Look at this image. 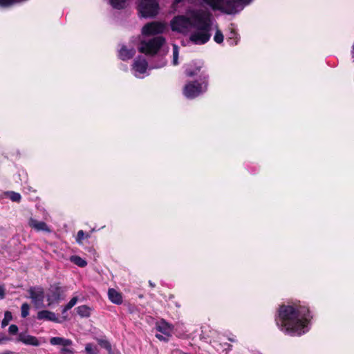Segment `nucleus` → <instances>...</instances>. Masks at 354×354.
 Returning a JSON list of instances; mask_svg holds the SVG:
<instances>
[{"label":"nucleus","mask_w":354,"mask_h":354,"mask_svg":"<svg viewBox=\"0 0 354 354\" xmlns=\"http://www.w3.org/2000/svg\"><path fill=\"white\" fill-rule=\"evenodd\" d=\"M311 319L308 308L299 305H283L279 309L277 324L290 335H301L309 330Z\"/></svg>","instance_id":"obj_1"},{"label":"nucleus","mask_w":354,"mask_h":354,"mask_svg":"<svg viewBox=\"0 0 354 354\" xmlns=\"http://www.w3.org/2000/svg\"><path fill=\"white\" fill-rule=\"evenodd\" d=\"M197 19L192 27V32L189 39L195 44L201 45L207 42L211 37L209 33L211 26V15L209 12L204 10L201 15H194Z\"/></svg>","instance_id":"obj_2"},{"label":"nucleus","mask_w":354,"mask_h":354,"mask_svg":"<svg viewBox=\"0 0 354 354\" xmlns=\"http://www.w3.org/2000/svg\"><path fill=\"white\" fill-rule=\"evenodd\" d=\"M203 10L189 9L185 15H178L175 17L170 22V26L173 31L187 34L192 30L194 24L196 21L195 15H201Z\"/></svg>","instance_id":"obj_3"},{"label":"nucleus","mask_w":354,"mask_h":354,"mask_svg":"<svg viewBox=\"0 0 354 354\" xmlns=\"http://www.w3.org/2000/svg\"><path fill=\"white\" fill-rule=\"evenodd\" d=\"M212 10H219L228 15L235 14L241 10L252 0H202Z\"/></svg>","instance_id":"obj_4"},{"label":"nucleus","mask_w":354,"mask_h":354,"mask_svg":"<svg viewBox=\"0 0 354 354\" xmlns=\"http://www.w3.org/2000/svg\"><path fill=\"white\" fill-rule=\"evenodd\" d=\"M165 42V39L161 36L156 37L149 40H143L140 42L139 50L147 55H153L158 52Z\"/></svg>","instance_id":"obj_5"},{"label":"nucleus","mask_w":354,"mask_h":354,"mask_svg":"<svg viewBox=\"0 0 354 354\" xmlns=\"http://www.w3.org/2000/svg\"><path fill=\"white\" fill-rule=\"evenodd\" d=\"M138 10L143 17H153L158 13L159 5L156 0H139Z\"/></svg>","instance_id":"obj_6"},{"label":"nucleus","mask_w":354,"mask_h":354,"mask_svg":"<svg viewBox=\"0 0 354 354\" xmlns=\"http://www.w3.org/2000/svg\"><path fill=\"white\" fill-rule=\"evenodd\" d=\"M206 89L207 84L205 82L202 84L197 82H189L185 86L183 94L186 97L192 99L205 92Z\"/></svg>","instance_id":"obj_7"},{"label":"nucleus","mask_w":354,"mask_h":354,"mask_svg":"<svg viewBox=\"0 0 354 354\" xmlns=\"http://www.w3.org/2000/svg\"><path fill=\"white\" fill-rule=\"evenodd\" d=\"M29 297L32 300V303L36 308H42L45 306L44 301V290L41 287L35 286L31 287L28 290Z\"/></svg>","instance_id":"obj_8"},{"label":"nucleus","mask_w":354,"mask_h":354,"mask_svg":"<svg viewBox=\"0 0 354 354\" xmlns=\"http://www.w3.org/2000/svg\"><path fill=\"white\" fill-rule=\"evenodd\" d=\"M46 297L48 301V306H50L54 304L59 303L61 300L64 299V290L61 287L57 285L51 286L48 288Z\"/></svg>","instance_id":"obj_9"},{"label":"nucleus","mask_w":354,"mask_h":354,"mask_svg":"<svg viewBox=\"0 0 354 354\" xmlns=\"http://www.w3.org/2000/svg\"><path fill=\"white\" fill-rule=\"evenodd\" d=\"M166 29V25L161 22H151L146 24L142 30L143 35L149 36L162 33Z\"/></svg>","instance_id":"obj_10"},{"label":"nucleus","mask_w":354,"mask_h":354,"mask_svg":"<svg viewBox=\"0 0 354 354\" xmlns=\"http://www.w3.org/2000/svg\"><path fill=\"white\" fill-rule=\"evenodd\" d=\"M147 62L143 57H138L132 65V71L136 77L142 78L144 73L147 72Z\"/></svg>","instance_id":"obj_11"},{"label":"nucleus","mask_w":354,"mask_h":354,"mask_svg":"<svg viewBox=\"0 0 354 354\" xmlns=\"http://www.w3.org/2000/svg\"><path fill=\"white\" fill-rule=\"evenodd\" d=\"M28 225L36 232H51V229L45 222L38 221L33 217L28 218Z\"/></svg>","instance_id":"obj_12"},{"label":"nucleus","mask_w":354,"mask_h":354,"mask_svg":"<svg viewBox=\"0 0 354 354\" xmlns=\"http://www.w3.org/2000/svg\"><path fill=\"white\" fill-rule=\"evenodd\" d=\"M16 342L34 346H38L39 345V342L37 337L28 334L26 332L20 333L18 335Z\"/></svg>","instance_id":"obj_13"},{"label":"nucleus","mask_w":354,"mask_h":354,"mask_svg":"<svg viewBox=\"0 0 354 354\" xmlns=\"http://www.w3.org/2000/svg\"><path fill=\"white\" fill-rule=\"evenodd\" d=\"M156 328L158 331L160 332L167 337H170L171 335L172 328L164 320H161L160 322H157Z\"/></svg>","instance_id":"obj_14"},{"label":"nucleus","mask_w":354,"mask_h":354,"mask_svg":"<svg viewBox=\"0 0 354 354\" xmlns=\"http://www.w3.org/2000/svg\"><path fill=\"white\" fill-rule=\"evenodd\" d=\"M108 297L109 300L115 304H121L122 303V295L120 292L114 288H109L108 290Z\"/></svg>","instance_id":"obj_15"},{"label":"nucleus","mask_w":354,"mask_h":354,"mask_svg":"<svg viewBox=\"0 0 354 354\" xmlns=\"http://www.w3.org/2000/svg\"><path fill=\"white\" fill-rule=\"evenodd\" d=\"M37 319L39 320H49L53 322H58L55 314L53 312L44 310L37 313Z\"/></svg>","instance_id":"obj_16"},{"label":"nucleus","mask_w":354,"mask_h":354,"mask_svg":"<svg viewBox=\"0 0 354 354\" xmlns=\"http://www.w3.org/2000/svg\"><path fill=\"white\" fill-rule=\"evenodd\" d=\"M136 53V50L133 48H128L127 46H122L119 52V56L122 60H127L131 59Z\"/></svg>","instance_id":"obj_17"},{"label":"nucleus","mask_w":354,"mask_h":354,"mask_svg":"<svg viewBox=\"0 0 354 354\" xmlns=\"http://www.w3.org/2000/svg\"><path fill=\"white\" fill-rule=\"evenodd\" d=\"M50 344L53 346H71L73 342L69 339L60 337H53L50 339Z\"/></svg>","instance_id":"obj_18"},{"label":"nucleus","mask_w":354,"mask_h":354,"mask_svg":"<svg viewBox=\"0 0 354 354\" xmlns=\"http://www.w3.org/2000/svg\"><path fill=\"white\" fill-rule=\"evenodd\" d=\"M96 341L101 347L105 348L109 354H114L113 351H112L111 345L107 339L103 338H96Z\"/></svg>","instance_id":"obj_19"},{"label":"nucleus","mask_w":354,"mask_h":354,"mask_svg":"<svg viewBox=\"0 0 354 354\" xmlns=\"http://www.w3.org/2000/svg\"><path fill=\"white\" fill-rule=\"evenodd\" d=\"M77 312L80 316L87 317L90 316L91 308L87 306L83 305L77 308Z\"/></svg>","instance_id":"obj_20"},{"label":"nucleus","mask_w":354,"mask_h":354,"mask_svg":"<svg viewBox=\"0 0 354 354\" xmlns=\"http://www.w3.org/2000/svg\"><path fill=\"white\" fill-rule=\"evenodd\" d=\"M70 260L71 262L74 263L75 265L84 268L87 265V262L82 259V257L76 255L71 256L70 257Z\"/></svg>","instance_id":"obj_21"},{"label":"nucleus","mask_w":354,"mask_h":354,"mask_svg":"<svg viewBox=\"0 0 354 354\" xmlns=\"http://www.w3.org/2000/svg\"><path fill=\"white\" fill-rule=\"evenodd\" d=\"M239 41L237 33L234 30H231L227 38V41L230 46L236 45Z\"/></svg>","instance_id":"obj_22"},{"label":"nucleus","mask_w":354,"mask_h":354,"mask_svg":"<svg viewBox=\"0 0 354 354\" xmlns=\"http://www.w3.org/2000/svg\"><path fill=\"white\" fill-rule=\"evenodd\" d=\"M85 351L86 354H98L99 350L98 348L92 344H87L85 346Z\"/></svg>","instance_id":"obj_23"},{"label":"nucleus","mask_w":354,"mask_h":354,"mask_svg":"<svg viewBox=\"0 0 354 354\" xmlns=\"http://www.w3.org/2000/svg\"><path fill=\"white\" fill-rule=\"evenodd\" d=\"M12 313L10 311H6L4 314V318L3 319L1 322V327L4 328L6 327L9 322L12 320Z\"/></svg>","instance_id":"obj_24"},{"label":"nucleus","mask_w":354,"mask_h":354,"mask_svg":"<svg viewBox=\"0 0 354 354\" xmlns=\"http://www.w3.org/2000/svg\"><path fill=\"white\" fill-rule=\"evenodd\" d=\"M178 55H179L178 47L177 45L174 44L173 45V60H172V64L174 66H176V65L178 64Z\"/></svg>","instance_id":"obj_25"},{"label":"nucleus","mask_w":354,"mask_h":354,"mask_svg":"<svg viewBox=\"0 0 354 354\" xmlns=\"http://www.w3.org/2000/svg\"><path fill=\"white\" fill-rule=\"evenodd\" d=\"M7 194L10 200L14 202H19L21 200V195L19 193L15 192H9L7 193Z\"/></svg>","instance_id":"obj_26"},{"label":"nucleus","mask_w":354,"mask_h":354,"mask_svg":"<svg viewBox=\"0 0 354 354\" xmlns=\"http://www.w3.org/2000/svg\"><path fill=\"white\" fill-rule=\"evenodd\" d=\"M201 68V66L200 65V66H196L194 69L187 68L186 74L189 77H192V76L196 75L199 73Z\"/></svg>","instance_id":"obj_27"},{"label":"nucleus","mask_w":354,"mask_h":354,"mask_svg":"<svg viewBox=\"0 0 354 354\" xmlns=\"http://www.w3.org/2000/svg\"><path fill=\"white\" fill-rule=\"evenodd\" d=\"M223 35L219 30H216V32L214 36V40L217 44H221L223 41Z\"/></svg>","instance_id":"obj_28"},{"label":"nucleus","mask_w":354,"mask_h":354,"mask_svg":"<svg viewBox=\"0 0 354 354\" xmlns=\"http://www.w3.org/2000/svg\"><path fill=\"white\" fill-rule=\"evenodd\" d=\"M30 306L27 303L22 304L21 307V317H26L29 314Z\"/></svg>","instance_id":"obj_29"},{"label":"nucleus","mask_w":354,"mask_h":354,"mask_svg":"<svg viewBox=\"0 0 354 354\" xmlns=\"http://www.w3.org/2000/svg\"><path fill=\"white\" fill-rule=\"evenodd\" d=\"M73 350L71 348V346H63L60 350V354H72Z\"/></svg>","instance_id":"obj_30"},{"label":"nucleus","mask_w":354,"mask_h":354,"mask_svg":"<svg viewBox=\"0 0 354 354\" xmlns=\"http://www.w3.org/2000/svg\"><path fill=\"white\" fill-rule=\"evenodd\" d=\"M84 232L83 230H80L78 231L77 232V237H76V241L77 243L79 244H82V240L84 239Z\"/></svg>","instance_id":"obj_31"},{"label":"nucleus","mask_w":354,"mask_h":354,"mask_svg":"<svg viewBox=\"0 0 354 354\" xmlns=\"http://www.w3.org/2000/svg\"><path fill=\"white\" fill-rule=\"evenodd\" d=\"M77 302V297H73L70 301L66 304V308H72Z\"/></svg>","instance_id":"obj_32"},{"label":"nucleus","mask_w":354,"mask_h":354,"mask_svg":"<svg viewBox=\"0 0 354 354\" xmlns=\"http://www.w3.org/2000/svg\"><path fill=\"white\" fill-rule=\"evenodd\" d=\"M8 331L11 335H16L18 332V327L15 324H12L9 326Z\"/></svg>","instance_id":"obj_33"},{"label":"nucleus","mask_w":354,"mask_h":354,"mask_svg":"<svg viewBox=\"0 0 354 354\" xmlns=\"http://www.w3.org/2000/svg\"><path fill=\"white\" fill-rule=\"evenodd\" d=\"M10 341V339L3 333H0V344Z\"/></svg>","instance_id":"obj_34"},{"label":"nucleus","mask_w":354,"mask_h":354,"mask_svg":"<svg viewBox=\"0 0 354 354\" xmlns=\"http://www.w3.org/2000/svg\"><path fill=\"white\" fill-rule=\"evenodd\" d=\"M6 295V288L3 285H0V299H3Z\"/></svg>","instance_id":"obj_35"},{"label":"nucleus","mask_w":354,"mask_h":354,"mask_svg":"<svg viewBox=\"0 0 354 354\" xmlns=\"http://www.w3.org/2000/svg\"><path fill=\"white\" fill-rule=\"evenodd\" d=\"M156 337L158 339H160V340H161V341H167V340H168V339H169V337H167V336L164 335L163 334H162V335H160V334H156Z\"/></svg>","instance_id":"obj_36"},{"label":"nucleus","mask_w":354,"mask_h":354,"mask_svg":"<svg viewBox=\"0 0 354 354\" xmlns=\"http://www.w3.org/2000/svg\"><path fill=\"white\" fill-rule=\"evenodd\" d=\"M166 62H166V60L162 59V62H161V63H160V64H158V65H156V66H154V68H160V67H162V66H164L166 64Z\"/></svg>","instance_id":"obj_37"},{"label":"nucleus","mask_w":354,"mask_h":354,"mask_svg":"<svg viewBox=\"0 0 354 354\" xmlns=\"http://www.w3.org/2000/svg\"><path fill=\"white\" fill-rule=\"evenodd\" d=\"M70 310V308H66V305L64 307L63 310H62V313L64 314L65 313L67 312V310Z\"/></svg>","instance_id":"obj_38"},{"label":"nucleus","mask_w":354,"mask_h":354,"mask_svg":"<svg viewBox=\"0 0 354 354\" xmlns=\"http://www.w3.org/2000/svg\"><path fill=\"white\" fill-rule=\"evenodd\" d=\"M226 345L227 346V349L228 350H230L231 349V345L228 344H226Z\"/></svg>","instance_id":"obj_39"},{"label":"nucleus","mask_w":354,"mask_h":354,"mask_svg":"<svg viewBox=\"0 0 354 354\" xmlns=\"http://www.w3.org/2000/svg\"><path fill=\"white\" fill-rule=\"evenodd\" d=\"M1 354H11V352L7 351V352H5V353H1Z\"/></svg>","instance_id":"obj_40"},{"label":"nucleus","mask_w":354,"mask_h":354,"mask_svg":"<svg viewBox=\"0 0 354 354\" xmlns=\"http://www.w3.org/2000/svg\"><path fill=\"white\" fill-rule=\"evenodd\" d=\"M180 1H181V0H175L174 3H175V4H176V3H179Z\"/></svg>","instance_id":"obj_41"},{"label":"nucleus","mask_w":354,"mask_h":354,"mask_svg":"<svg viewBox=\"0 0 354 354\" xmlns=\"http://www.w3.org/2000/svg\"><path fill=\"white\" fill-rule=\"evenodd\" d=\"M149 285L151 286V287H154V284L152 283L151 281H149Z\"/></svg>","instance_id":"obj_42"},{"label":"nucleus","mask_w":354,"mask_h":354,"mask_svg":"<svg viewBox=\"0 0 354 354\" xmlns=\"http://www.w3.org/2000/svg\"><path fill=\"white\" fill-rule=\"evenodd\" d=\"M230 340L232 341V342L234 341L233 338L230 339Z\"/></svg>","instance_id":"obj_43"}]
</instances>
